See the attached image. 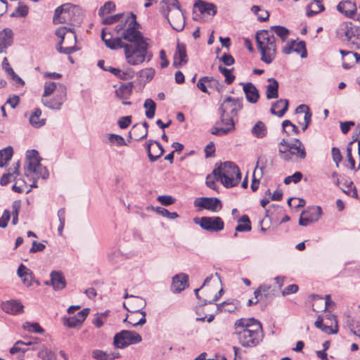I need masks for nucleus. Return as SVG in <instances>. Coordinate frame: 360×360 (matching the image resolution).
I'll return each instance as SVG.
<instances>
[{
	"label": "nucleus",
	"mask_w": 360,
	"mask_h": 360,
	"mask_svg": "<svg viewBox=\"0 0 360 360\" xmlns=\"http://www.w3.org/2000/svg\"><path fill=\"white\" fill-rule=\"evenodd\" d=\"M122 37L128 41L123 46L124 58L127 64L137 66L145 60L150 61L151 60L153 55L148 50L150 47L148 39L139 30V24L134 17L131 18L129 27L122 33Z\"/></svg>",
	"instance_id": "nucleus-1"
},
{
	"label": "nucleus",
	"mask_w": 360,
	"mask_h": 360,
	"mask_svg": "<svg viewBox=\"0 0 360 360\" xmlns=\"http://www.w3.org/2000/svg\"><path fill=\"white\" fill-rule=\"evenodd\" d=\"M233 335L238 343L245 348L259 345L264 339L262 323L254 318L237 319L233 326Z\"/></svg>",
	"instance_id": "nucleus-2"
},
{
	"label": "nucleus",
	"mask_w": 360,
	"mask_h": 360,
	"mask_svg": "<svg viewBox=\"0 0 360 360\" xmlns=\"http://www.w3.org/2000/svg\"><path fill=\"white\" fill-rule=\"evenodd\" d=\"M67 100L66 87L61 83L46 82L41 101L42 104L51 109L60 110Z\"/></svg>",
	"instance_id": "nucleus-3"
},
{
	"label": "nucleus",
	"mask_w": 360,
	"mask_h": 360,
	"mask_svg": "<svg viewBox=\"0 0 360 360\" xmlns=\"http://www.w3.org/2000/svg\"><path fill=\"white\" fill-rule=\"evenodd\" d=\"M256 45L261 54V60L266 64H271L276 58V38L270 31L263 30L256 33Z\"/></svg>",
	"instance_id": "nucleus-4"
},
{
	"label": "nucleus",
	"mask_w": 360,
	"mask_h": 360,
	"mask_svg": "<svg viewBox=\"0 0 360 360\" xmlns=\"http://www.w3.org/2000/svg\"><path fill=\"white\" fill-rule=\"evenodd\" d=\"M160 10L174 30L181 31L184 29L185 19L177 0H163Z\"/></svg>",
	"instance_id": "nucleus-5"
},
{
	"label": "nucleus",
	"mask_w": 360,
	"mask_h": 360,
	"mask_svg": "<svg viewBox=\"0 0 360 360\" xmlns=\"http://www.w3.org/2000/svg\"><path fill=\"white\" fill-rule=\"evenodd\" d=\"M214 173L215 175H218L221 184L226 188L237 186L241 179L239 167L232 162L221 163L214 168Z\"/></svg>",
	"instance_id": "nucleus-6"
},
{
	"label": "nucleus",
	"mask_w": 360,
	"mask_h": 360,
	"mask_svg": "<svg viewBox=\"0 0 360 360\" xmlns=\"http://www.w3.org/2000/svg\"><path fill=\"white\" fill-rule=\"evenodd\" d=\"M27 165L25 173L27 176L33 178H48L49 173L45 167L40 163L39 153L36 150H27L26 153Z\"/></svg>",
	"instance_id": "nucleus-7"
},
{
	"label": "nucleus",
	"mask_w": 360,
	"mask_h": 360,
	"mask_svg": "<svg viewBox=\"0 0 360 360\" xmlns=\"http://www.w3.org/2000/svg\"><path fill=\"white\" fill-rule=\"evenodd\" d=\"M56 34L60 39L57 48L60 53L69 55L77 50L76 48L77 37L71 28L65 26L60 27L56 30Z\"/></svg>",
	"instance_id": "nucleus-8"
},
{
	"label": "nucleus",
	"mask_w": 360,
	"mask_h": 360,
	"mask_svg": "<svg viewBox=\"0 0 360 360\" xmlns=\"http://www.w3.org/2000/svg\"><path fill=\"white\" fill-rule=\"evenodd\" d=\"M338 34L346 40L352 49H360V26L351 22H342L338 30Z\"/></svg>",
	"instance_id": "nucleus-9"
},
{
	"label": "nucleus",
	"mask_w": 360,
	"mask_h": 360,
	"mask_svg": "<svg viewBox=\"0 0 360 360\" xmlns=\"http://www.w3.org/2000/svg\"><path fill=\"white\" fill-rule=\"evenodd\" d=\"M280 154L283 160L288 162L303 160L307 157L305 147L298 139H295L292 143L288 146V151L281 149Z\"/></svg>",
	"instance_id": "nucleus-10"
},
{
	"label": "nucleus",
	"mask_w": 360,
	"mask_h": 360,
	"mask_svg": "<svg viewBox=\"0 0 360 360\" xmlns=\"http://www.w3.org/2000/svg\"><path fill=\"white\" fill-rule=\"evenodd\" d=\"M142 340L141 336L135 331L123 330L115 335L113 345L116 348L123 349Z\"/></svg>",
	"instance_id": "nucleus-11"
},
{
	"label": "nucleus",
	"mask_w": 360,
	"mask_h": 360,
	"mask_svg": "<svg viewBox=\"0 0 360 360\" xmlns=\"http://www.w3.org/2000/svg\"><path fill=\"white\" fill-rule=\"evenodd\" d=\"M202 229L209 232H219L224 229V222L219 217H202L193 219Z\"/></svg>",
	"instance_id": "nucleus-12"
},
{
	"label": "nucleus",
	"mask_w": 360,
	"mask_h": 360,
	"mask_svg": "<svg viewBox=\"0 0 360 360\" xmlns=\"http://www.w3.org/2000/svg\"><path fill=\"white\" fill-rule=\"evenodd\" d=\"M78 11L77 6L71 4H65L55 10L53 22L54 24L67 23L71 21V15Z\"/></svg>",
	"instance_id": "nucleus-13"
},
{
	"label": "nucleus",
	"mask_w": 360,
	"mask_h": 360,
	"mask_svg": "<svg viewBox=\"0 0 360 360\" xmlns=\"http://www.w3.org/2000/svg\"><path fill=\"white\" fill-rule=\"evenodd\" d=\"M221 114V123L224 127H213L211 129L212 134L216 136H224L235 130V124L233 120V116L229 113L220 112Z\"/></svg>",
	"instance_id": "nucleus-14"
},
{
	"label": "nucleus",
	"mask_w": 360,
	"mask_h": 360,
	"mask_svg": "<svg viewBox=\"0 0 360 360\" xmlns=\"http://www.w3.org/2000/svg\"><path fill=\"white\" fill-rule=\"evenodd\" d=\"M326 324L323 323V319L319 316L314 323L317 328L321 329L327 334H336L338 331V321L333 314L326 315Z\"/></svg>",
	"instance_id": "nucleus-15"
},
{
	"label": "nucleus",
	"mask_w": 360,
	"mask_h": 360,
	"mask_svg": "<svg viewBox=\"0 0 360 360\" xmlns=\"http://www.w3.org/2000/svg\"><path fill=\"white\" fill-rule=\"evenodd\" d=\"M243 108V98L226 97L221 103L219 110L221 112L237 115L238 111Z\"/></svg>",
	"instance_id": "nucleus-16"
},
{
	"label": "nucleus",
	"mask_w": 360,
	"mask_h": 360,
	"mask_svg": "<svg viewBox=\"0 0 360 360\" xmlns=\"http://www.w3.org/2000/svg\"><path fill=\"white\" fill-rule=\"evenodd\" d=\"M101 39L105 45L111 50L123 49L125 42L122 37V33L120 37H113L112 34L108 31V28H103L101 32Z\"/></svg>",
	"instance_id": "nucleus-17"
},
{
	"label": "nucleus",
	"mask_w": 360,
	"mask_h": 360,
	"mask_svg": "<svg viewBox=\"0 0 360 360\" xmlns=\"http://www.w3.org/2000/svg\"><path fill=\"white\" fill-rule=\"evenodd\" d=\"M194 206L205 209L213 212H217L222 207V205L219 199L217 198L207 197L197 198L194 200Z\"/></svg>",
	"instance_id": "nucleus-18"
},
{
	"label": "nucleus",
	"mask_w": 360,
	"mask_h": 360,
	"mask_svg": "<svg viewBox=\"0 0 360 360\" xmlns=\"http://www.w3.org/2000/svg\"><path fill=\"white\" fill-rule=\"evenodd\" d=\"M282 52L285 55H288L292 52H295L297 54H300L301 58H304L307 56L306 44L304 41H296L295 40H292L288 42L282 48Z\"/></svg>",
	"instance_id": "nucleus-19"
},
{
	"label": "nucleus",
	"mask_w": 360,
	"mask_h": 360,
	"mask_svg": "<svg viewBox=\"0 0 360 360\" xmlns=\"http://www.w3.org/2000/svg\"><path fill=\"white\" fill-rule=\"evenodd\" d=\"M194 8L204 18H212L216 15L217 11L215 4L202 0L195 1Z\"/></svg>",
	"instance_id": "nucleus-20"
},
{
	"label": "nucleus",
	"mask_w": 360,
	"mask_h": 360,
	"mask_svg": "<svg viewBox=\"0 0 360 360\" xmlns=\"http://www.w3.org/2000/svg\"><path fill=\"white\" fill-rule=\"evenodd\" d=\"M124 307L130 313H139L143 312V309L146 305V302L144 299L138 296H130V299L123 304Z\"/></svg>",
	"instance_id": "nucleus-21"
},
{
	"label": "nucleus",
	"mask_w": 360,
	"mask_h": 360,
	"mask_svg": "<svg viewBox=\"0 0 360 360\" xmlns=\"http://www.w3.org/2000/svg\"><path fill=\"white\" fill-rule=\"evenodd\" d=\"M18 276L21 278L22 283L27 286L30 287L34 283L39 285V282L34 279L33 272L24 264H21L17 271Z\"/></svg>",
	"instance_id": "nucleus-22"
},
{
	"label": "nucleus",
	"mask_w": 360,
	"mask_h": 360,
	"mask_svg": "<svg viewBox=\"0 0 360 360\" xmlns=\"http://www.w3.org/2000/svg\"><path fill=\"white\" fill-rule=\"evenodd\" d=\"M188 62L186 45L183 43H177L174 56L173 66L179 68Z\"/></svg>",
	"instance_id": "nucleus-23"
},
{
	"label": "nucleus",
	"mask_w": 360,
	"mask_h": 360,
	"mask_svg": "<svg viewBox=\"0 0 360 360\" xmlns=\"http://www.w3.org/2000/svg\"><path fill=\"white\" fill-rule=\"evenodd\" d=\"M146 150L149 160L151 162L156 161L164 153V149L161 144L153 140H150L146 143Z\"/></svg>",
	"instance_id": "nucleus-24"
},
{
	"label": "nucleus",
	"mask_w": 360,
	"mask_h": 360,
	"mask_svg": "<svg viewBox=\"0 0 360 360\" xmlns=\"http://www.w3.org/2000/svg\"><path fill=\"white\" fill-rule=\"evenodd\" d=\"M1 308L4 311L11 314H18L23 312L24 306L17 300H11L2 303Z\"/></svg>",
	"instance_id": "nucleus-25"
},
{
	"label": "nucleus",
	"mask_w": 360,
	"mask_h": 360,
	"mask_svg": "<svg viewBox=\"0 0 360 360\" xmlns=\"http://www.w3.org/2000/svg\"><path fill=\"white\" fill-rule=\"evenodd\" d=\"M342 57V66L345 69H349L355 63L360 60V54L352 51L340 50Z\"/></svg>",
	"instance_id": "nucleus-26"
},
{
	"label": "nucleus",
	"mask_w": 360,
	"mask_h": 360,
	"mask_svg": "<svg viewBox=\"0 0 360 360\" xmlns=\"http://www.w3.org/2000/svg\"><path fill=\"white\" fill-rule=\"evenodd\" d=\"M13 40V33L9 28H5L0 32V53H6L8 47L11 46Z\"/></svg>",
	"instance_id": "nucleus-27"
},
{
	"label": "nucleus",
	"mask_w": 360,
	"mask_h": 360,
	"mask_svg": "<svg viewBox=\"0 0 360 360\" xmlns=\"http://www.w3.org/2000/svg\"><path fill=\"white\" fill-rule=\"evenodd\" d=\"M241 84L243 85V89L247 101L251 103H257L259 100V94L255 86L251 82L241 83Z\"/></svg>",
	"instance_id": "nucleus-28"
},
{
	"label": "nucleus",
	"mask_w": 360,
	"mask_h": 360,
	"mask_svg": "<svg viewBox=\"0 0 360 360\" xmlns=\"http://www.w3.org/2000/svg\"><path fill=\"white\" fill-rule=\"evenodd\" d=\"M188 285V276L185 274H179L173 277L172 290L179 292Z\"/></svg>",
	"instance_id": "nucleus-29"
},
{
	"label": "nucleus",
	"mask_w": 360,
	"mask_h": 360,
	"mask_svg": "<svg viewBox=\"0 0 360 360\" xmlns=\"http://www.w3.org/2000/svg\"><path fill=\"white\" fill-rule=\"evenodd\" d=\"M148 127L149 125L146 122L142 124H135L129 132L131 138L137 141L146 138L148 135Z\"/></svg>",
	"instance_id": "nucleus-30"
},
{
	"label": "nucleus",
	"mask_w": 360,
	"mask_h": 360,
	"mask_svg": "<svg viewBox=\"0 0 360 360\" xmlns=\"http://www.w3.org/2000/svg\"><path fill=\"white\" fill-rule=\"evenodd\" d=\"M337 10L348 17L353 18L356 11V6L351 1H342L338 4Z\"/></svg>",
	"instance_id": "nucleus-31"
},
{
	"label": "nucleus",
	"mask_w": 360,
	"mask_h": 360,
	"mask_svg": "<svg viewBox=\"0 0 360 360\" xmlns=\"http://www.w3.org/2000/svg\"><path fill=\"white\" fill-rule=\"evenodd\" d=\"M51 283L55 290H60L66 285V281L63 274L56 271L51 273Z\"/></svg>",
	"instance_id": "nucleus-32"
},
{
	"label": "nucleus",
	"mask_w": 360,
	"mask_h": 360,
	"mask_svg": "<svg viewBox=\"0 0 360 360\" xmlns=\"http://www.w3.org/2000/svg\"><path fill=\"white\" fill-rule=\"evenodd\" d=\"M20 165V162H17L13 165V167L8 169V172L4 174L0 179L1 185L6 186L13 180H15L16 176L18 175Z\"/></svg>",
	"instance_id": "nucleus-33"
},
{
	"label": "nucleus",
	"mask_w": 360,
	"mask_h": 360,
	"mask_svg": "<svg viewBox=\"0 0 360 360\" xmlns=\"http://www.w3.org/2000/svg\"><path fill=\"white\" fill-rule=\"evenodd\" d=\"M288 108V101L286 99H280L272 104L271 112L279 117L284 115Z\"/></svg>",
	"instance_id": "nucleus-34"
},
{
	"label": "nucleus",
	"mask_w": 360,
	"mask_h": 360,
	"mask_svg": "<svg viewBox=\"0 0 360 360\" xmlns=\"http://www.w3.org/2000/svg\"><path fill=\"white\" fill-rule=\"evenodd\" d=\"M132 89V82L122 84L115 90L116 96L120 99L126 100L131 96Z\"/></svg>",
	"instance_id": "nucleus-35"
},
{
	"label": "nucleus",
	"mask_w": 360,
	"mask_h": 360,
	"mask_svg": "<svg viewBox=\"0 0 360 360\" xmlns=\"http://www.w3.org/2000/svg\"><path fill=\"white\" fill-rule=\"evenodd\" d=\"M215 84H219L217 80L214 79L212 77H204L198 80L197 83V87L199 89H200L202 92L210 94L207 90V86L210 87L212 85Z\"/></svg>",
	"instance_id": "nucleus-36"
},
{
	"label": "nucleus",
	"mask_w": 360,
	"mask_h": 360,
	"mask_svg": "<svg viewBox=\"0 0 360 360\" xmlns=\"http://www.w3.org/2000/svg\"><path fill=\"white\" fill-rule=\"evenodd\" d=\"M303 214L306 215L311 221H317L322 214V210L319 206H314L308 207L306 210L302 212Z\"/></svg>",
	"instance_id": "nucleus-37"
},
{
	"label": "nucleus",
	"mask_w": 360,
	"mask_h": 360,
	"mask_svg": "<svg viewBox=\"0 0 360 360\" xmlns=\"http://www.w3.org/2000/svg\"><path fill=\"white\" fill-rule=\"evenodd\" d=\"M251 133L255 137L262 139L267 134V128L263 122L258 121L252 128Z\"/></svg>",
	"instance_id": "nucleus-38"
},
{
	"label": "nucleus",
	"mask_w": 360,
	"mask_h": 360,
	"mask_svg": "<svg viewBox=\"0 0 360 360\" xmlns=\"http://www.w3.org/2000/svg\"><path fill=\"white\" fill-rule=\"evenodd\" d=\"M269 84L266 86V98L268 99L276 98L278 96V83L273 78L269 79Z\"/></svg>",
	"instance_id": "nucleus-39"
},
{
	"label": "nucleus",
	"mask_w": 360,
	"mask_h": 360,
	"mask_svg": "<svg viewBox=\"0 0 360 360\" xmlns=\"http://www.w3.org/2000/svg\"><path fill=\"white\" fill-rule=\"evenodd\" d=\"M139 313H131V315L130 316H128L126 317V319H124V323H127L129 324H130L131 326H142L143 325L146 321V311H143L141 312V317L137 320L136 316Z\"/></svg>",
	"instance_id": "nucleus-40"
},
{
	"label": "nucleus",
	"mask_w": 360,
	"mask_h": 360,
	"mask_svg": "<svg viewBox=\"0 0 360 360\" xmlns=\"http://www.w3.org/2000/svg\"><path fill=\"white\" fill-rule=\"evenodd\" d=\"M269 31L273 34H276L282 41H285L290 34V31L288 28L280 25L271 26Z\"/></svg>",
	"instance_id": "nucleus-41"
},
{
	"label": "nucleus",
	"mask_w": 360,
	"mask_h": 360,
	"mask_svg": "<svg viewBox=\"0 0 360 360\" xmlns=\"http://www.w3.org/2000/svg\"><path fill=\"white\" fill-rule=\"evenodd\" d=\"M340 189L347 195L352 196L357 199L359 198L356 188L353 186V182L350 180H345L342 186H340Z\"/></svg>",
	"instance_id": "nucleus-42"
},
{
	"label": "nucleus",
	"mask_w": 360,
	"mask_h": 360,
	"mask_svg": "<svg viewBox=\"0 0 360 360\" xmlns=\"http://www.w3.org/2000/svg\"><path fill=\"white\" fill-rule=\"evenodd\" d=\"M132 17H134V19L136 20V15L133 13H131L130 16H123V18H121V20L119 21V23L115 26V32L119 34L124 32L125 30L127 29L129 27V25L131 22V18Z\"/></svg>",
	"instance_id": "nucleus-43"
},
{
	"label": "nucleus",
	"mask_w": 360,
	"mask_h": 360,
	"mask_svg": "<svg viewBox=\"0 0 360 360\" xmlns=\"http://www.w3.org/2000/svg\"><path fill=\"white\" fill-rule=\"evenodd\" d=\"M41 110L39 108L34 110L30 117L31 125L35 128H39L45 124V119H41Z\"/></svg>",
	"instance_id": "nucleus-44"
},
{
	"label": "nucleus",
	"mask_w": 360,
	"mask_h": 360,
	"mask_svg": "<svg viewBox=\"0 0 360 360\" xmlns=\"http://www.w3.org/2000/svg\"><path fill=\"white\" fill-rule=\"evenodd\" d=\"M322 1H312L307 6V15L309 17H312L324 10V6L321 4Z\"/></svg>",
	"instance_id": "nucleus-45"
},
{
	"label": "nucleus",
	"mask_w": 360,
	"mask_h": 360,
	"mask_svg": "<svg viewBox=\"0 0 360 360\" xmlns=\"http://www.w3.org/2000/svg\"><path fill=\"white\" fill-rule=\"evenodd\" d=\"M143 108L146 109V116L148 119H153L155 114L156 104L151 98H147L143 104Z\"/></svg>",
	"instance_id": "nucleus-46"
},
{
	"label": "nucleus",
	"mask_w": 360,
	"mask_h": 360,
	"mask_svg": "<svg viewBox=\"0 0 360 360\" xmlns=\"http://www.w3.org/2000/svg\"><path fill=\"white\" fill-rule=\"evenodd\" d=\"M13 153V148L11 146L0 150V167H3L7 164L11 159Z\"/></svg>",
	"instance_id": "nucleus-47"
},
{
	"label": "nucleus",
	"mask_w": 360,
	"mask_h": 360,
	"mask_svg": "<svg viewBox=\"0 0 360 360\" xmlns=\"http://www.w3.org/2000/svg\"><path fill=\"white\" fill-rule=\"evenodd\" d=\"M239 224L236 226V231H249L251 230L250 221L247 215H243L238 221Z\"/></svg>",
	"instance_id": "nucleus-48"
},
{
	"label": "nucleus",
	"mask_w": 360,
	"mask_h": 360,
	"mask_svg": "<svg viewBox=\"0 0 360 360\" xmlns=\"http://www.w3.org/2000/svg\"><path fill=\"white\" fill-rule=\"evenodd\" d=\"M153 210L157 214L162 215V217L169 219H175L179 217V214L176 212H171L168 210L163 208L162 207H153Z\"/></svg>",
	"instance_id": "nucleus-49"
},
{
	"label": "nucleus",
	"mask_w": 360,
	"mask_h": 360,
	"mask_svg": "<svg viewBox=\"0 0 360 360\" xmlns=\"http://www.w3.org/2000/svg\"><path fill=\"white\" fill-rule=\"evenodd\" d=\"M22 328L28 332L35 333H43L44 332V330L38 323L25 322L22 325Z\"/></svg>",
	"instance_id": "nucleus-50"
},
{
	"label": "nucleus",
	"mask_w": 360,
	"mask_h": 360,
	"mask_svg": "<svg viewBox=\"0 0 360 360\" xmlns=\"http://www.w3.org/2000/svg\"><path fill=\"white\" fill-rule=\"evenodd\" d=\"M115 9V4L112 1H107L98 10V15L103 18L104 15L114 11Z\"/></svg>",
	"instance_id": "nucleus-51"
},
{
	"label": "nucleus",
	"mask_w": 360,
	"mask_h": 360,
	"mask_svg": "<svg viewBox=\"0 0 360 360\" xmlns=\"http://www.w3.org/2000/svg\"><path fill=\"white\" fill-rule=\"evenodd\" d=\"M108 141L112 145H117L118 146L127 145L124 139L122 136L115 134H108Z\"/></svg>",
	"instance_id": "nucleus-52"
},
{
	"label": "nucleus",
	"mask_w": 360,
	"mask_h": 360,
	"mask_svg": "<svg viewBox=\"0 0 360 360\" xmlns=\"http://www.w3.org/2000/svg\"><path fill=\"white\" fill-rule=\"evenodd\" d=\"M215 181H219L218 175H215L214 170L211 174H208L206 178V185L211 189L217 191L218 186H217Z\"/></svg>",
	"instance_id": "nucleus-53"
},
{
	"label": "nucleus",
	"mask_w": 360,
	"mask_h": 360,
	"mask_svg": "<svg viewBox=\"0 0 360 360\" xmlns=\"http://www.w3.org/2000/svg\"><path fill=\"white\" fill-rule=\"evenodd\" d=\"M219 70L225 77V82L228 84H231L234 81L235 76L231 73V70L220 65L219 66Z\"/></svg>",
	"instance_id": "nucleus-54"
},
{
	"label": "nucleus",
	"mask_w": 360,
	"mask_h": 360,
	"mask_svg": "<svg viewBox=\"0 0 360 360\" xmlns=\"http://www.w3.org/2000/svg\"><path fill=\"white\" fill-rule=\"evenodd\" d=\"M217 307L219 311L233 312L236 309L237 306L232 302H224L217 304Z\"/></svg>",
	"instance_id": "nucleus-55"
},
{
	"label": "nucleus",
	"mask_w": 360,
	"mask_h": 360,
	"mask_svg": "<svg viewBox=\"0 0 360 360\" xmlns=\"http://www.w3.org/2000/svg\"><path fill=\"white\" fill-rule=\"evenodd\" d=\"M58 217L60 221V225L58 228V233L59 236H62L65 222V210L64 208H61L58 211Z\"/></svg>",
	"instance_id": "nucleus-56"
},
{
	"label": "nucleus",
	"mask_w": 360,
	"mask_h": 360,
	"mask_svg": "<svg viewBox=\"0 0 360 360\" xmlns=\"http://www.w3.org/2000/svg\"><path fill=\"white\" fill-rule=\"evenodd\" d=\"M134 77V71L128 68L126 70H121L120 73L118 75L117 78L123 80H128L132 79Z\"/></svg>",
	"instance_id": "nucleus-57"
},
{
	"label": "nucleus",
	"mask_w": 360,
	"mask_h": 360,
	"mask_svg": "<svg viewBox=\"0 0 360 360\" xmlns=\"http://www.w3.org/2000/svg\"><path fill=\"white\" fill-rule=\"evenodd\" d=\"M157 200L165 206L171 205L176 201L175 198H174L172 196L167 195H159L157 198Z\"/></svg>",
	"instance_id": "nucleus-58"
},
{
	"label": "nucleus",
	"mask_w": 360,
	"mask_h": 360,
	"mask_svg": "<svg viewBox=\"0 0 360 360\" xmlns=\"http://www.w3.org/2000/svg\"><path fill=\"white\" fill-rule=\"evenodd\" d=\"M124 14L120 13L111 16L104 18L102 20V23L105 25H111L115 22H119L121 18H123Z\"/></svg>",
	"instance_id": "nucleus-59"
},
{
	"label": "nucleus",
	"mask_w": 360,
	"mask_h": 360,
	"mask_svg": "<svg viewBox=\"0 0 360 360\" xmlns=\"http://www.w3.org/2000/svg\"><path fill=\"white\" fill-rule=\"evenodd\" d=\"M110 353L100 349H95L92 352V356L96 360H110Z\"/></svg>",
	"instance_id": "nucleus-60"
},
{
	"label": "nucleus",
	"mask_w": 360,
	"mask_h": 360,
	"mask_svg": "<svg viewBox=\"0 0 360 360\" xmlns=\"http://www.w3.org/2000/svg\"><path fill=\"white\" fill-rule=\"evenodd\" d=\"M282 127H283V131H286L288 134H291L290 131H286V128L288 127H290V129H292V132H293L295 134H299V133H300L298 127L296 125H295L294 124H292L290 120H284L282 123Z\"/></svg>",
	"instance_id": "nucleus-61"
},
{
	"label": "nucleus",
	"mask_w": 360,
	"mask_h": 360,
	"mask_svg": "<svg viewBox=\"0 0 360 360\" xmlns=\"http://www.w3.org/2000/svg\"><path fill=\"white\" fill-rule=\"evenodd\" d=\"M28 13V7L26 5H22L20 3L19 6L16 8L15 13H12L11 16L25 17Z\"/></svg>",
	"instance_id": "nucleus-62"
},
{
	"label": "nucleus",
	"mask_w": 360,
	"mask_h": 360,
	"mask_svg": "<svg viewBox=\"0 0 360 360\" xmlns=\"http://www.w3.org/2000/svg\"><path fill=\"white\" fill-rule=\"evenodd\" d=\"M8 76L10 77L11 79H12L15 85L19 86H23L25 84L24 81L18 75L15 74L13 70H10V74H8Z\"/></svg>",
	"instance_id": "nucleus-63"
},
{
	"label": "nucleus",
	"mask_w": 360,
	"mask_h": 360,
	"mask_svg": "<svg viewBox=\"0 0 360 360\" xmlns=\"http://www.w3.org/2000/svg\"><path fill=\"white\" fill-rule=\"evenodd\" d=\"M332 157L333 161L335 162L337 167L339 166V163L342 161V155L340 150L336 147H333L331 150Z\"/></svg>",
	"instance_id": "nucleus-64"
}]
</instances>
